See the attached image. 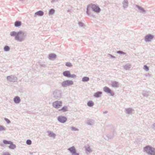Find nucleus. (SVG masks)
Instances as JSON below:
<instances>
[{"mask_svg":"<svg viewBox=\"0 0 155 155\" xmlns=\"http://www.w3.org/2000/svg\"><path fill=\"white\" fill-rule=\"evenodd\" d=\"M5 119L6 120V121L7 122V123H10V121L9 120H8V119H6V118H5Z\"/></svg>","mask_w":155,"mask_h":155,"instance_id":"c756f323","label":"nucleus"},{"mask_svg":"<svg viewBox=\"0 0 155 155\" xmlns=\"http://www.w3.org/2000/svg\"><path fill=\"white\" fill-rule=\"evenodd\" d=\"M125 3L126 4H127V3L126 2H125Z\"/></svg>","mask_w":155,"mask_h":155,"instance_id":"4c0bfd02","label":"nucleus"},{"mask_svg":"<svg viewBox=\"0 0 155 155\" xmlns=\"http://www.w3.org/2000/svg\"><path fill=\"white\" fill-rule=\"evenodd\" d=\"M62 102L60 101H56L53 104V106L55 108H58L61 106Z\"/></svg>","mask_w":155,"mask_h":155,"instance_id":"39448f33","label":"nucleus"},{"mask_svg":"<svg viewBox=\"0 0 155 155\" xmlns=\"http://www.w3.org/2000/svg\"><path fill=\"white\" fill-rule=\"evenodd\" d=\"M144 69L147 71H148L149 70L148 67L146 65L144 66Z\"/></svg>","mask_w":155,"mask_h":155,"instance_id":"bb28decb","label":"nucleus"},{"mask_svg":"<svg viewBox=\"0 0 155 155\" xmlns=\"http://www.w3.org/2000/svg\"><path fill=\"white\" fill-rule=\"evenodd\" d=\"M4 50L5 51H7L9 50V48L8 46H6L4 47Z\"/></svg>","mask_w":155,"mask_h":155,"instance_id":"393cba45","label":"nucleus"},{"mask_svg":"<svg viewBox=\"0 0 155 155\" xmlns=\"http://www.w3.org/2000/svg\"><path fill=\"white\" fill-rule=\"evenodd\" d=\"M3 142L5 144H10L11 143V142L10 141H8L6 140H4Z\"/></svg>","mask_w":155,"mask_h":155,"instance_id":"4be33fe9","label":"nucleus"},{"mask_svg":"<svg viewBox=\"0 0 155 155\" xmlns=\"http://www.w3.org/2000/svg\"><path fill=\"white\" fill-rule=\"evenodd\" d=\"M17 33L15 32V31H12L11 32L10 35L12 36H16L17 35Z\"/></svg>","mask_w":155,"mask_h":155,"instance_id":"6ab92c4d","label":"nucleus"},{"mask_svg":"<svg viewBox=\"0 0 155 155\" xmlns=\"http://www.w3.org/2000/svg\"><path fill=\"white\" fill-rule=\"evenodd\" d=\"M20 101V98L18 97H16L14 98V101L16 103H18Z\"/></svg>","mask_w":155,"mask_h":155,"instance_id":"9b49d317","label":"nucleus"},{"mask_svg":"<svg viewBox=\"0 0 155 155\" xmlns=\"http://www.w3.org/2000/svg\"><path fill=\"white\" fill-rule=\"evenodd\" d=\"M66 65L68 67H71L72 66L70 62H67L66 64Z\"/></svg>","mask_w":155,"mask_h":155,"instance_id":"a878e982","label":"nucleus"},{"mask_svg":"<svg viewBox=\"0 0 155 155\" xmlns=\"http://www.w3.org/2000/svg\"><path fill=\"white\" fill-rule=\"evenodd\" d=\"M44 14V13L43 12L41 11H39V15L40 16H42Z\"/></svg>","mask_w":155,"mask_h":155,"instance_id":"cd10ccee","label":"nucleus"},{"mask_svg":"<svg viewBox=\"0 0 155 155\" xmlns=\"http://www.w3.org/2000/svg\"><path fill=\"white\" fill-rule=\"evenodd\" d=\"M104 91L110 94L111 95H114V93L108 87H105L104 88Z\"/></svg>","mask_w":155,"mask_h":155,"instance_id":"423d86ee","label":"nucleus"},{"mask_svg":"<svg viewBox=\"0 0 155 155\" xmlns=\"http://www.w3.org/2000/svg\"><path fill=\"white\" fill-rule=\"evenodd\" d=\"M21 25V22L20 21H16L15 23V25L16 27H18Z\"/></svg>","mask_w":155,"mask_h":155,"instance_id":"4468645a","label":"nucleus"},{"mask_svg":"<svg viewBox=\"0 0 155 155\" xmlns=\"http://www.w3.org/2000/svg\"><path fill=\"white\" fill-rule=\"evenodd\" d=\"M4 155H10V154L8 153H5L4 154Z\"/></svg>","mask_w":155,"mask_h":155,"instance_id":"f704fd0d","label":"nucleus"},{"mask_svg":"<svg viewBox=\"0 0 155 155\" xmlns=\"http://www.w3.org/2000/svg\"><path fill=\"white\" fill-rule=\"evenodd\" d=\"M9 78H10V77H7V79H9Z\"/></svg>","mask_w":155,"mask_h":155,"instance_id":"e433bc0d","label":"nucleus"},{"mask_svg":"<svg viewBox=\"0 0 155 155\" xmlns=\"http://www.w3.org/2000/svg\"><path fill=\"white\" fill-rule=\"evenodd\" d=\"M87 104L88 106L91 107L94 105V103L92 101H90L87 103Z\"/></svg>","mask_w":155,"mask_h":155,"instance_id":"dca6fc26","label":"nucleus"},{"mask_svg":"<svg viewBox=\"0 0 155 155\" xmlns=\"http://www.w3.org/2000/svg\"><path fill=\"white\" fill-rule=\"evenodd\" d=\"M153 36L150 35H146L145 37V40L146 41H150L153 38Z\"/></svg>","mask_w":155,"mask_h":155,"instance_id":"6e6552de","label":"nucleus"},{"mask_svg":"<svg viewBox=\"0 0 155 155\" xmlns=\"http://www.w3.org/2000/svg\"><path fill=\"white\" fill-rule=\"evenodd\" d=\"M73 84V81L69 80H66L64 81L62 83V85L63 87H66Z\"/></svg>","mask_w":155,"mask_h":155,"instance_id":"20e7f679","label":"nucleus"},{"mask_svg":"<svg viewBox=\"0 0 155 155\" xmlns=\"http://www.w3.org/2000/svg\"><path fill=\"white\" fill-rule=\"evenodd\" d=\"M39 15V12H37L35 14V15Z\"/></svg>","mask_w":155,"mask_h":155,"instance_id":"473e14b6","label":"nucleus"},{"mask_svg":"<svg viewBox=\"0 0 155 155\" xmlns=\"http://www.w3.org/2000/svg\"><path fill=\"white\" fill-rule=\"evenodd\" d=\"M49 136L51 137L54 138L55 136V134L53 133L50 132L49 134Z\"/></svg>","mask_w":155,"mask_h":155,"instance_id":"a211bd4d","label":"nucleus"},{"mask_svg":"<svg viewBox=\"0 0 155 155\" xmlns=\"http://www.w3.org/2000/svg\"><path fill=\"white\" fill-rule=\"evenodd\" d=\"M25 34L23 32L20 31L17 32V34L15 37V39L19 41H21L23 40L25 37Z\"/></svg>","mask_w":155,"mask_h":155,"instance_id":"f257e3e1","label":"nucleus"},{"mask_svg":"<svg viewBox=\"0 0 155 155\" xmlns=\"http://www.w3.org/2000/svg\"><path fill=\"white\" fill-rule=\"evenodd\" d=\"M63 74L64 76L69 77L70 76V72L69 71H66L63 72Z\"/></svg>","mask_w":155,"mask_h":155,"instance_id":"1a4fd4ad","label":"nucleus"},{"mask_svg":"<svg viewBox=\"0 0 155 155\" xmlns=\"http://www.w3.org/2000/svg\"><path fill=\"white\" fill-rule=\"evenodd\" d=\"M61 110H62L63 112H65L68 110V108L67 107L64 106L62 107V108L61 109L59 110V111H60Z\"/></svg>","mask_w":155,"mask_h":155,"instance_id":"f3484780","label":"nucleus"},{"mask_svg":"<svg viewBox=\"0 0 155 155\" xmlns=\"http://www.w3.org/2000/svg\"><path fill=\"white\" fill-rule=\"evenodd\" d=\"M102 93L101 92H98L96 93L94 95V96L96 97H99L102 94Z\"/></svg>","mask_w":155,"mask_h":155,"instance_id":"ddd939ff","label":"nucleus"},{"mask_svg":"<svg viewBox=\"0 0 155 155\" xmlns=\"http://www.w3.org/2000/svg\"><path fill=\"white\" fill-rule=\"evenodd\" d=\"M117 53H120V54H124V53L122 51H118L117 52Z\"/></svg>","mask_w":155,"mask_h":155,"instance_id":"2f4dec72","label":"nucleus"},{"mask_svg":"<svg viewBox=\"0 0 155 155\" xmlns=\"http://www.w3.org/2000/svg\"><path fill=\"white\" fill-rule=\"evenodd\" d=\"M144 150L148 153L151 155L155 154V149L149 146H147L144 148Z\"/></svg>","mask_w":155,"mask_h":155,"instance_id":"f03ea898","label":"nucleus"},{"mask_svg":"<svg viewBox=\"0 0 155 155\" xmlns=\"http://www.w3.org/2000/svg\"><path fill=\"white\" fill-rule=\"evenodd\" d=\"M74 155H79V154L78 153H77L76 152L74 153V154H73Z\"/></svg>","mask_w":155,"mask_h":155,"instance_id":"72a5a7b5","label":"nucleus"},{"mask_svg":"<svg viewBox=\"0 0 155 155\" xmlns=\"http://www.w3.org/2000/svg\"><path fill=\"white\" fill-rule=\"evenodd\" d=\"M10 144V145L9 146V147L10 148H11L12 149H13L15 147V145L14 144H12V143L11 142V144Z\"/></svg>","mask_w":155,"mask_h":155,"instance_id":"aec40b11","label":"nucleus"},{"mask_svg":"<svg viewBox=\"0 0 155 155\" xmlns=\"http://www.w3.org/2000/svg\"><path fill=\"white\" fill-rule=\"evenodd\" d=\"M26 143L28 145H30L31 143V141L30 140H28L26 141Z\"/></svg>","mask_w":155,"mask_h":155,"instance_id":"b1692460","label":"nucleus"},{"mask_svg":"<svg viewBox=\"0 0 155 155\" xmlns=\"http://www.w3.org/2000/svg\"><path fill=\"white\" fill-rule=\"evenodd\" d=\"M91 7L92 9L93 10L96 12H98L100 11V9L99 8L98 6H97L95 5H89L87 7V13L88 15V9L89 7Z\"/></svg>","mask_w":155,"mask_h":155,"instance_id":"7ed1b4c3","label":"nucleus"},{"mask_svg":"<svg viewBox=\"0 0 155 155\" xmlns=\"http://www.w3.org/2000/svg\"><path fill=\"white\" fill-rule=\"evenodd\" d=\"M89 80V78L87 77H84L82 79L83 81L85 82L88 81Z\"/></svg>","mask_w":155,"mask_h":155,"instance_id":"412c9836","label":"nucleus"},{"mask_svg":"<svg viewBox=\"0 0 155 155\" xmlns=\"http://www.w3.org/2000/svg\"><path fill=\"white\" fill-rule=\"evenodd\" d=\"M49 58L50 59H53L55 58L56 55L54 54H51L49 55Z\"/></svg>","mask_w":155,"mask_h":155,"instance_id":"f8f14e48","label":"nucleus"},{"mask_svg":"<svg viewBox=\"0 0 155 155\" xmlns=\"http://www.w3.org/2000/svg\"><path fill=\"white\" fill-rule=\"evenodd\" d=\"M58 120L61 123H64L67 120V118L64 117L59 116L58 118Z\"/></svg>","mask_w":155,"mask_h":155,"instance_id":"0eeeda50","label":"nucleus"},{"mask_svg":"<svg viewBox=\"0 0 155 155\" xmlns=\"http://www.w3.org/2000/svg\"><path fill=\"white\" fill-rule=\"evenodd\" d=\"M4 130V128L2 126H0V131Z\"/></svg>","mask_w":155,"mask_h":155,"instance_id":"7c9ffc66","label":"nucleus"},{"mask_svg":"<svg viewBox=\"0 0 155 155\" xmlns=\"http://www.w3.org/2000/svg\"><path fill=\"white\" fill-rule=\"evenodd\" d=\"M72 130H76V129L74 128V127H72L71 128Z\"/></svg>","mask_w":155,"mask_h":155,"instance_id":"c9c22d12","label":"nucleus"},{"mask_svg":"<svg viewBox=\"0 0 155 155\" xmlns=\"http://www.w3.org/2000/svg\"><path fill=\"white\" fill-rule=\"evenodd\" d=\"M68 150L70 151L72 153V154H74V153H75V148L73 147L69 148Z\"/></svg>","mask_w":155,"mask_h":155,"instance_id":"9d476101","label":"nucleus"},{"mask_svg":"<svg viewBox=\"0 0 155 155\" xmlns=\"http://www.w3.org/2000/svg\"><path fill=\"white\" fill-rule=\"evenodd\" d=\"M54 12V10L53 9H51L49 12V14L51 15L53 14Z\"/></svg>","mask_w":155,"mask_h":155,"instance_id":"5701e85b","label":"nucleus"},{"mask_svg":"<svg viewBox=\"0 0 155 155\" xmlns=\"http://www.w3.org/2000/svg\"><path fill=\"white\" fill-rule=\"evenodd\" d=\"M76 77V76L75 74H72L71 75L70 74V76L69 77H71L73 78H75Z\"/></svg>","mask_w":155,"mask_h":155,"instance_id":"c85d7f7f","label":"nucleus"},{"mask_svg":"<svg viewBox=\"0 0 155 155\" xmlns=\"http://www.w3.org/2000/svg\"><path fill=\"white\" fill-rule=\"evenodd\" d=\"M112 86L114 87H117L118 86V84L116 82H113L112 83Z\"/></svg>","mask_w":155,"mask_h":155,"instance_id":"2eb2a0df","label":"nucleus"}]
</instances>
